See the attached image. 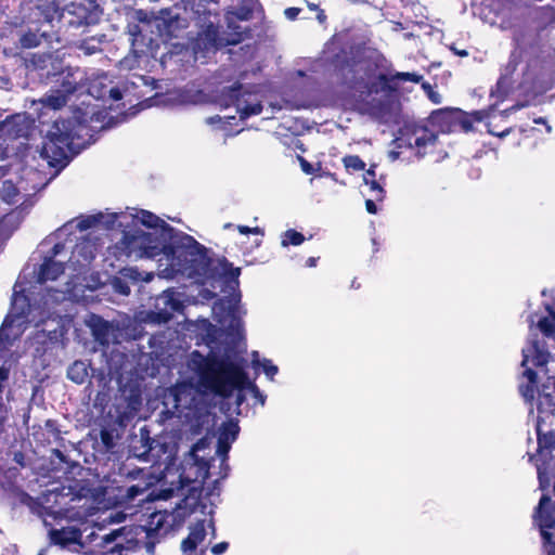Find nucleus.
I'll list each match as a JSON object with an SVG mask.
<instances>
[{
    "instance_id": "f257e3e1",
    "label": "nucleus",
    "mask_w": 555,
    "mask_h": 555,
    "mask_svg": "<svg viewBox=\"0 0 555 555\" xmlns=\"http://www.w3.org/2000/svg\"><path fill=\"white\" fill-rule=\"evenodd\" d=\"M331 63L344 92L365 109H373L380 104L374 95L396 96L404 82L420 83L424 78L417 73L397 72L392 63L378 51L366 56L359 65L343 49L332 57Z\"/></svg>"
},
{
    "instance_id": "f03ea898",
    "label": "nucleus",
    "mask_w": 555,
    "mask_h": 555,
    "mask_svg": "<svg viewBox=\"0 0 555 555\" xmlns=\"http://www.w3.org/2000/svg\"><path fill=\"white\" fill-rule=\"evenodd\" d=\"M189 365L197 376L198 387L206 393L229 399L235 390H248L261 405L266 403L267 397L249 380L242 363L229 356H218L212 351L204 356L194 350Z\"/></svg>"
},
{
    "instance_id": "7ed1b4c3",
    "label": "nucleus",
    "mask_w": 555,
    "mask_h": 555,
    "mask_svg": "<svg viewBox=\"0 0 555 555\" xmlns=\"http://www.w3.org/2000/svg\"><path fill=\"white\" fill-rule=\"evenodd\" d=\"M163 223V232L168 240L164 255L167 262L164 271L167 276L183 275L209 279L218 273L217 270L211 269L214 259L208 256V250L204 245L193 236L177 231L167 222Z\"/></svg>"
},
{
    "instance_id": "20e7f679",
    "label": "nucleus",
    "mask_w": 555,
    "mask_h": 555,
    "mask_svg": "<svg viewBox=\"0 0 555 555\" xmlns=\"http://www.w3.org/2000/svg\"><path fill=\"white\" fill-rule=\"evenodd\" d=\"M87 129L85 120L77 117L57 118L53 121L40 149V157L50 167H64L70 154L80 147L81 132Z\"/></svg>"
},
{
    "instance_id": "39448f33",
    "label": "nucleus",
    "mask_w": 555,
    "mask_h": 555,
    "mask_svg": "<svg viewBox=\"0 0 555 555\" xmlns=\"http://www.w3.org/2000/svg\"><path fill=\"white\" fill-rule=\"evenodd\" d=\"M178 23L179 18L177 16L169 18L153 16L147 18L144 14V17H140L139 24L128 26L132 48L144 53L145 48H151L153 44L157 46L159 41L169 42L177 37Z\"/></svg>"
},
{
    "instance_id": "423d86ee",
    "label": "nucleus",
    "mask_w": 555,
    "mask_h": 555,
    "mask_svg": "<svg viewBox=\"0 0 555 555\" xmlns=\"http://www.w3.org/2000/svg\"><path fill=\"white\" fill-rule=\"evenodd\" d=\"M532 524L541 535L542 555H555V501L547 494H543L534 507Z\"/></svg>"
},
{
    "instance_id": "0eeeda50",
    "label": "nucleus",
    "mask_w": 555,
    "mask_h": 555,
    "mask_svg": "<svg viewBox=\"0 0 555 555\" xmlns=\"http://www.w3.org/2000/svg\"><path fill=\"white\" fill-rule=\"evenodd\" d=\"M221 96L227 106L236 107V111L243 120L250 116L259 115L263 109L258 94L245 89L240 82L225 87L221 92Z\"/></svg>"
},
{
    "instance_id": "6e6552de",
    "label": "nucleus",
    "mask_w": 555,
    "mask_h": 555,
    "mask_svg": "<svg viewBox=\"0 0 555 555\" xmlns=\"http://www.w3.org/2000/svg\"><path fill=\"white\" fill-rule=\"evenodd\" d=\"M73 501L74 495L70 492L65 493L63 490H53L46 493L40 512L44 526H52V522L48 520L49 517L55 521L68 518L73 509Z\"/></svg>"
},
{
    "instance_id": "1a4fd4ad",
    "label": "nucleus",
    "mask_w": 555,
    "mask_h": 555,
    "mask_svg": "<svg viewBox=\"0 0 555 555\" xmlns=\"http://www.w3.org/2000/svg\"><path fill=\"white\" fill-rule=\"evenodd\" d=\"M18 468H4L2 465H0V491L8 496L18 499L23 504H28L33 498L22 489V486L18 482Z\"/></svg>"
},
{
    "instance_id": "9d476101",
    "label": "nucleus",
    "mask_w": 555,
    "mask_h": 555,
    "mask_svg": "<svg viewBox=\"0 0 555 555\" xmlns=\"http://www.w3.org/2000/svg\"><path fill=\"white\" fill-rule=\"evenodd\" d=\"M163 224H160V231L155 232H145L143 231V245L141 247V254H139V258H150L153 259L159 255H165L167 248V236L164 235Z\"/></svg>"
},
{
    "instance_id": "9b49d317",
    "label": "nucleus",
    "mask_w": 555,
    "mask_h": 555,
    "mask_svg": "<svg viewBox=\"0 0 555 555\" xmlns=\"http://www.w3.org/2000/svg\"><path fill=\"white\" fill-rule=\"evenodd\" d=\"M49 527L48 535L50 544L57 545L62 548L68 547L72 544H80L82 532L79 528L75 526L63 527L61 529H55L52 526Z\"/></svg>"
},
{
    "instance_id": "f8f14e48",
    "label": "nucleus",
    "mask_w": 555,
    "mask_h": 555,
    "mask_svg": "<svg viewBox=\"0 0 555 555\" xmlns=\"http://www.w3.org/2000/svg\"><path fill=\"white\" fill-rule=\"evenodd\" d=\"M457 108L443 107L435 109L428 117V122L442 133L455 132Z\"/></svg>"
},
{
    "instance_id": "ddd939ff",
    "label": "nucleus",
    "mask_w": 555,
    "mask_h": 555,
    "mask_svg": "<svg viewBox=\"0 0 555 555\" xmlns=\"http://www.w3.org/2000/svg\"><path fill=\"white\" fill-rule=\"evenodd\" d=\"M437 139L438 137L433 130H429L426 127H417L414 128L411 137L406 140L409 146H414L416 149V155L418 157H423L427 154L428 147L435 146Z\"/></svg>"
},
{
    "instance_id": "4468645a",
    "label": "nucleus",
    "mask_w": 555,
    "mask_h": 555,
    "mask_svg": "<svg viewBox=\"0 0 555 555\" xmlns=\"http://www.w3.org/2000/svg\"><path fill=\"white\" fill-rule=\"evenodd\" d=\"M144 240L143 230L141 229L125 231L117 247L120 249L121 254L128 258L133 257L134 259H140L139 254H141Z\"/></svg>"
},
{
    "instance_id": "2eb2a0df",
    "label": "nucleus",
    "mask_w": 555,
    "mask_h": 555,
    "mask_svg": "<svg viewBox=\"0 0 555 555\" xmlns=\"http://www.w3.org/2000/svg\"><path fill=\"white\" fill-rule=\"evenodd\" d=\"M521 353V366H527L530 359L534 366H545L548 363L551 356L544 344L538 339L530 340L528 347L524 348Z\"/></svg>"
},
{
    "instance_id": "dca6fc26",
    "label": "nucleus",
    "mask_w": 555,
    "mask_h": 555,
    "mask_svg": "<svg viewBox=\"0 0 555 555\" xmlns=\"http://www.w3.org/2000/svg\"><path fill=\"white\" fill-rule=\"evenodd\" d=\"M205 519L197 520L190 527V532L181 542V551L184 555H194L197 546L204 542L206 538Z\"/></svg>"
},
{
    "instance_id": "f3484780",
    "label": "nucleus",
    "mask_w": 555,
    "mask_h": 555,
    "mask_svg": "<svg viewBox=\"0 0 555 555\" xmlns=\"http://www.w3.org/2000/svg\"><path fill=\"white\" fill-rule=\"evenodd\" d=\"M64 271V262L55 261L51 257H46L37 273V281L41 284L48 281H56Z\"/></svg>"
},
{
    "instance_id": "a211bd4d",
    "label": "nucleus",
    "mask_w": 555,
    "mask_h": 555,
    "mask_svg": "<svg viewBox=\"0 0 555 555\" xmlns=\"http://www.w3.org/2000/svg\"><path fill=\"white\" fill-rule=\"evenodd\" d=\"M211 269L217 270L218 273H216L214 278H209L208 280L222 278L228 283H235L236 285L238 284L241 269L233 267V264L229 262L225 258L214 260Z\"/></svg>"
},
{
    "instance_id": "6ab92c4d",
    "label": "nucleus",
    "mask_w": 555,
    "mask_h": 555,
    "mask_svg": "<svg viewBox=\"0 0 555 555\" xmlns=\"http://www.w3.org/2000/svg\"><path fill=\"white\" fill-rule=\"evenodd\" d=\"M107 41L105 34H96L82 38L77 43V49L82 51L85 55H93L102 52V46Z\"/></svg>"
},
{
    "instance_id": "aec40b11",
    "label": "nucleus",
    "mask_w": 555,
    "mask_h": 555,
    "mask_svg": "<svg viewBox=\"0 0 555 555\" xmlns=\"http://www.w3.org/2000/svg\"><path fill=\"white\" fill-rule=\"evenodd\" d=\"M198 507L204 513L206 504L202 503L198 498L185 496L176 509V517L179 519L190 517L193 513L197 512Z\"/></svg>"
},
{
    "instance_id": "412c9836",
    "label": "nucleus",
    "mask_w": 555,
    "mask_h": 555,
    "mask_svg": "<svg viewBox=\"0 0 555 555\" xmlns=\"http://www.w3.org/2000/svg\"><path fill=\"white\" fill-rule=\"evenodd\" d=\"M459 115H456L455 131L459 129L464 132H469L474 129V121H481L483 116L480 111H475L472 114H467L464 111L457 108Z\"/></svg>"
},
{
    "instance_id": "4be33fe9",
    "label": "nucleus",
    "mask_w": 555,
    "mask_h": 555,
    "mask_svg": "<svg viewBox=\"0 0 555 555\" xmlns=\"http://www.w3.org/2000/svg\"><path fill=\"white\" fill-rule=\"evenodd\" d=\"M547 386L542 385L538 396V412L540 414H555V396L546 391Z\"/></svg>"
},
{
    "instance_id": "5701e85b",
    "label": "nucleus",
    "mask_w": 555,
    "mask_h": 555,
    "mask_svg": "<svg viewBox=\"0 0 555 555\" xmlns=\"http://www.w3.org/2000/svg\"><path fill=\"white\" fill-rule=\"evenodd\" d=\"M11 311L12 315L17 320L27 318L30 312V304L28 297L25 294L15 293L12 299Z\"/></svg>"
},
{
    "instance_id": "b1692460",
    "label": "nucleus",
    "mask_w": 555,
    "mask_h": 555,
    "mask_svg": "<svg viewBox=\"0 0 555 555\" xmlns=\"http://www.w3.org/2000/svg\"><path fill=\"white\" fill-rule=\"evenodd\" d=\"M88 376V366L81 360H76L67 369V378L78 385L83 384Z\"/></svg>"
},
{
    "instance_id": "393cba45",
    "label": "nucleus",
    "mask_w": 555,
    "mask_h": 555,
    "mask_svg": "<svg viewBox=\"0 0 555 555\" xmlns=\"http://www.w3.org/2000/svg\"><path fill=\"white\" fill-rule=\"evenodd\" d=\"M217 39V33L212 29H207L198 35L194 43V49L205 51L216 50L218 48Z\"/></svg>"
},
{
    "instance_id": "a878e982",
    "label": "nucleus",
    "mask_w": 555,
    "mask_h": 555,
    "mask_svg": "<svg viewBox=\"0 0 555 555\" xmlns=\"http://www.w3.org/2000/svg\"><path fill=\"white\" fill-rule=\"evenodd\" d=\"M521 62H522V49L515 48L509 54L508 61H507L506 65L504 66V73L502 74L499 82H501V80H503L507 77H511L517 70V67L519 66V64Z\"/></svg>"
},
{
    "instance_id": "bb28decb",
    "label": "nucleus",
    "mask_w": 555,
    "mask_h": 555,
    "mask_svg": "<svg viewBox=\"0 0 555 555\" xmlns=\"http://www.w3.org/2000/svg\"><path fill=\"white\" fill-rule=\"evenodd\" d=\"M111 325L107 321L98 318V321L92 325V334L96 341L100 344H108Z\"/></svg>"
},
{
    "instance_id": "cd10ccee",
    "label": "nucleus",
    "mask_w": 555,
    "mask_h": 555,
    "mask_svg": "<svg viewBox=\"0 0 555 555\" xmlns=\"http://www.w3.org/2000/svg\"><path fill=\"white\" fill-rule=\"evenodd\" d=\"M10 370L5 367L4 365L0 366V434L4 429V421L7 418V408L2 400V395L4 391V384L9 379Z\"/></svg>"
},
{
    "instance_id": "c85d7f7f",
    "label": "nucleus",
    "mask_w": 555,
    "mask_h": 555,
    "mask_svg": "<svg viewBox=\"0 0 555 555\" xmlns=\"http://www.w3.org/2000/svg\"><path fill=\"white\" fill-rule=\"evenodd\" d=\"M537 436H538V450H548L555 451V431L551 430L547 433H542L540 428V423L537 425Z\"/></svg>"
},
{
    "instance_id": "c756f323",
    "label": "nucleus",
    "mask_w": 555,
    "mask_h": 555,
    "mask_svg": "<svg viewBox=\"0 0 555 555\" xmlns=\"http://www.w3.org/2000/svg\"><path fill=\"white\" fill-rule=\"evenodd\" d=\"M115 431L116 430L114 428L108 427H102L100 429L99 438L104 452H111L115 448Z\"/></svg>"
},
{
    "instance_id": "7c9ffc66",
    "label": "nucleus",
    "mask_w": 555,
    "mask_h": 555,
    "mask_svg": "<svg viewBox=\"0 0 555 555\" xmlns=\"http://www.w3.org/2000/svg\"><path fill=\"white\" fill-rule=\"evenodd\" d=\"M257 0H243V2L236 8L234 15L240 21H249L254 14V7Z\"/></svg>"
},
{
    "instance_id": "2f4dec72",
    "label": "nucleus",
    "mask_w": 555,
    "mask_h": 555,
    "mask_svg": "<svg viewBox=\"0 0 555 555\" xmlns=\"http://www.w3.org/2000/svg\"><path fill=\"white\" fill-rule=\"evenodd\" d=\"M67 100L66 94L59 90L55 93L47 95L42 103L52 109H60L66 105Z\"/></svg>"
},
{
    "instance_id": "473e14b6",
    "label": "nucleus",
    "mask_w": 555,
    "mask_h": 555,
    "mask_svg": "<svg viewBox=\"0 0 555 555\" xmlns=\"http://www.w3.org/2000/svg\"><path fill=\"white\" fill-rule=\"evenodd\" d=\"M140 222L147 228L155 229V231H160V224L165 221L151 211L141 210Z\"/></svg>"
},
{
    "instance_id": "72a5a7b5",
    "label": "nucleus",
    "mask_w": 555,
    "mask_h": 555,
    "mask_svg": "<svg viewBox=\"0 0 555 555\" xmlns=\"http://www.w3.org/2000/svg\"><path fill=\"white\" fill-rule=\"evenodd\" d=\"M304 242H305V236L302 233H300L294 229H289L283 233L281 244H282V246H288V245L298 246V245L302 244Z\"/></svg>"
},
{
    "instance_id": "f704fd0d",
    "label": "nucleus",
    "mask_w": 555,
    "mask_h": 555,
    "mask_svg": "<svg viewBox=\"0 0 555 555\" xmlns=\"http://www.w3.org/2000/svg\"><path fill=\"white\" fill-rule=\"evenodd\" d=\"M343 164L347 171H363L365 170V163L358 155H346L343 158Z\"/></svg>"
},
{
    "instance_id": "c9c22d12",
    "label": "nucleus",
    "mask_w": 555,
    "mask_h": 555,
    "mask_svg": "<svg viewBox=\"0 0 555 555\" xmlns=\"http://www.w3.org/2000/svg\"><path fill=\"white\" fill-rule=\"evenodd\" d=\"M238 433H240V427L236 423L227 422L221 426L219 437L224 438L229 442H232L237 438Z\"/></svg>"
},
{
    "instance_id": "e433bc0d",
    "label": "nucleus",
    "mask_w": 555,
    "mask_h": 555,
    "mask_svg": "<svg viewBox=\"0 0 555 555\" xmlns=\"http://www.w3.org/2000/svg\"><path fill=\"white\" fill-rule=\"evenodd\" d=\"M102 219H104V215L101 212L98 215L87 216L78 221L77 229L79 231L89 230V229L102 223Z\"/></svg>"
},
{
    "instance_id": "4c0bfd02",
    "label": "nucleus",
    "mask_w": 555,
    "mask_h": 555,
    "mask_svg": "<svg viewBox=\"0 0 555 555\" xmlns=\"http://www.w3.org/2000/svg\"><path fill=\"white\" fill-rule=\"evenodd\" d=\"M140 441L142 443V447L144 448V451L142 454H147L153 450V444L155 443V439L150 437V431L146 427H142L140 429Z\"/></svg>"
},
{
    "instance_id": "58836bf2",
    "label": "nucleus",
    "mask_w": 555,
    "mask_h": 555,
    "mask_svg": "<svg viewBox=\"0 0 555 555\" xmlns=\"http://www.w3.org/2000/svg\"><path fill=\"white\" fill-rule=\"evenodd\" d=\"M364 182L365 184H369L371 191L375 193V201L382 202L385 198L386 192L376 179H369L367 177H364Z\"/></svg>"
},
{
    "instance_id": "ea45409f",
    "label": "nucleus",
    "mask_w": 555,
    "mask_h": 555,
    "mask_svg": "<svg viewBox=\"0 0 555 555\" xmlns=\"http://www.w3.org/2000/svg\"><path fill=\"white\" fill-rule=\"evenodd\" d=\"M538 327L547 337L555 334V322L548 317H543L538 322Z\"/></svg>"
},
{
    "instance_id": "a19ab883",
    "label": "nucleus",
    "mask_w": 555,
    "mask_h": 555,
    "mask_svg": "<svg viewBox=\"0 0 555 555\" xmlns=\"http://www.w3.org/2000/svg\"><path fill=\"white\" fill-rule=\"evenodd\" d=\"M40 38L34 33H26L21 37V44L23 48H35L40 44Z\"/></svg>"
},
{
    "instance_id": "79ce46f5",
    "label": "nucleus",
    "mask_w": 555,
    "mask_h": 555,
    "mask_svg": "<svg viewBox=\"0 0 555 555\" xmlns=\"http://www.w3.org/2000/svg\"><path fill=\"white\" fill-rule=\"evenodd\" d=\"M61 91L68 98V95L78 91V82L75 80H70L69 76H67L63 79L61 83Z\"/></svg>"
},
{
    "instance_id": "37998d69",
    "label": "nucleus",
    "mask_w": 555,
    "mask_h": 555,
    "mask_svg": "<svg viewBox=\"0 0 555 555\" xmlns=\"http://www.w3.org/2000/svg\"><path fill=\"white\" fill-rule=\"evenodd\" d=\"M535 390H537V384L527 383L526 385L519 386L520 393L528 401L533 400Z\"/></svg>"
},
{
    "instance_id": "c03bdc74",
    "label": "nucleus",
    "mask_w": 555,
    "mask_h": 555,
    "mask_svg": "<svg viewBox=\"0 0 555 555\" xmlns=\"http://www.w3.org/2000/svg\"><path fill=\"white\" fill-rule=\"evenodd\" d=\"M262 369L264 374L270 378L273 379V377L278 374L279 367L274 365L271 360L264 359L262 362Z\"/></svg>"
},
{
    "instance_id": "a18cd8bd",
    "label": "nucleus",
    "mask_w": 555,
    "mask_h": 555,
    "mask_svg": "<svg viewBox=\"0 0 555 555\" xmlns=\"http://www.w3.org/2000/svg\"><path fill=\"white\" fill-rule=\"evenodd\" d=\"M145 488L139 485H132L127 488L125 496L128 500H134L139 494H142Z\"/></svg>"
},
{
    "instance_id": "49530a36",
    "label": "nucleus",
    "mask_w": 555,
    "mask_h": 555,
    "mask_svg": "<svg viewBox=\"0 0 555 555\" xmlns=\"http://www.w3.org/2000/svg\"><path fill=\"white\" fill-rule=\"evenodd\" d=\"M230 443L228 440H225L224 438H221L219 437L218 439V449H217V452L223 456V460L227 459L228 456V452L230 451Z\"/></svg>"
},
{
    "instance_id": "de8ad7c7",
    "label": "nucleus",
    "mask_w": 555,
    "mask_h": 555,
    "mask_svg": "<svg viewBox=\"0 0 555 555\" xmlns=\"http://www.w3.org/2000/svg\"><path fill=\"white\" fill-rule=\"evenodd\" d=\"M237 231L241 234L248 235V234H263L262 229L259 227L250 228L248 225H237Z\"/></svg>"
},
{
    "instance_id": "09e8293b",
    "label": "nucleus",
    "mask_w": 555,
    "mask_h": 555,
    "mask_svg": "<svg viewBox=\"0 0 555 555\" xmlns=\"http://www.w3.org/2000/svg\"><path fill=\"white\" fill-rule=\"evenodd\" d=\"M297 159L300 164L301 170L306 175H312L314 172L313 166L305 157H302L301 155H297Z\"/></svg>"
},
{
    "instance_id": "8fccbe9b",
    "label": "nucleus",
    "mask_w": 555,
    "mask_h": 555,
    "mask_svg": "<svg viewBox=\"0 0 555 555\" xmlns=\"http://www.w3.org/2000/svg\"><path fill=\"white\" fill-rule=\"evenodd\" d=\"M229 548V543L225 541L215 544L210 551L214 555H221Z\"/></svg>"
},
{
    "instance_id": "3c124183",
    "label": "nucleus",
    "mask_w": 555,
    "mask_h": 555,
    "mask_svg": "<svg viewBox=\"0 0 555 555\" xmlns=\"http://www.w3.org/2000/svg\"><path fill=\"white\" fill-rule=\"evenodd\" d=\"M525 367L526 370L522 372V376L528 379V383L538 384V373L533 369Z\"/></svg>"
},
{
    "instance_id": "603ef678",
    "label": "nucleus",
    "mask_w": 555,
    "mask_h": 555,
    "mask_svg": "<svg viewBox=\"0 0 555 555\" xmlns=\"http://www.w3.org/2000/svg\"><path fill=\"white\" fill-rule=\"evenodd\" d=\"M117 218L118 214H111L106 218L104 217L105 221L102 220V223L105 225L106 229L112 230L115 227Z\"/></svg>"
},
{
    "instance_id": "864d4df0",
    "label": "nucleus",
    "mask_w": 555,
    "mask_h": 555,
    "mask_svg": "<svg viewBox=\"0 0 555 555\" xmlns=\"http://www.w3.org/2000/svg\"><path fill=\"white\" fill-rule=\"evenodd\" d=\"M300 9L299 8H287L285 11H284V14L285 16L291 20V21H294L297 18L298 14L300 13Z\"/></svg>"
},
{
    "instance_id": "5fc2aeb1",
    "label": "nucleus",
    "mask_w": 555,
    "mask_h": 555,
    "mask_svg": "<svg viewBox=\"0 0 555 555\" xmlns=\"http://www.w3.org/2000/svg\"><path fill=\"white\" fill-rule=\"evenodd\" d=\"M46 427L48 428V430L54 436V437H59L61 431L60 429L57 428L56 424L54 421L52 420H48L46 422Z\"/></svg>"
},
{
    "instance_id": "6e6d98bb",
    "label": "nucleus",
    "mask_w": 555,
    "mask_h": 555,
    "mask_svg": "<svg viewBox=\"0 0 555 555\" xmlns=\"http://www.w3.org/2000/svg\"><path fill=\"white\" fill-rule=\"evenodd\" d=\"M13 461L21 467L26 466V456L22 451L14 452Z\"/></svg>"
},
{
    "instance_id": "4d7b16f0",
    "label": "nucleus",
    "mask_w": 555,
    "mask_h": 555,
    "mask_svg": "<svg viewBox=\"0 0 555 555\" xmlns=\"http://www.w3.org/2000/svg\"><path fill=\"white\" fill-rule=\"evenodd\" d=\"M116 289L121 295H129V293H130V287L126 283L121 282L120 280H118L116 283Z\"/></svg>"
},
{
    "instance_id": "13d9d810",
    "label": "nucleus",
    "mask_w": 555,
    "mask_h": 555,
    "mask_svg": "<svg viewBox=\"0 0 555 555\" xmlns=\"http://www.w3.org/2000/svg\"><path fill=\"white\" fill-rule=\"evenodd\" d=\"M109 98L114 101H119L122 99V91L119 88L114 87L109 90Z\"/></svg>"
},
{
    "instance_id": "bf43d9fd",
    "label": "nucleus",
    "mask_w": 555,
    "mask_h": 555,
    "mask_svg": "<svg viewBox=\"0 0 555 555\" xmlns=\"http://www.w3.org/2000/svg\"><path fill=\"white\" fill-rule=\"evenodd\" d=\"M538 474H539L540 488L542 490L547 489L550 486V481L546 478L545 474L543 472H541L540 469H539Z\"/></svg>"
},
{
    "instance_id": "052dcab7",
    "label": "nucleus",
    "mask_w": 555,
    "mask_h": 555,
    "mask_svg": "<svg viewBox=\"0 0 555 555\" xmlns=\"http://www.w3.org/2000/svg\"><path fill=\"white\" fill-rule=\"evenodd\" d=\"M365 208L369 214L375 215L377 212V206L373 199L365 201Z\"/></svg>"
},
{
    "instance_id": "680f3d73",
    "label": "nucleus",
    "mask_w": 555,
    "mask_h": 555,
    "mask_svg": "<svg viewBox=\"0 0 555 555\" xmlns=\"http://www.w3.org/2000/svg\"><path fill=\"white\" fill-rule=\"evenodd\" d=\"M63 249H64V244H62V243L54 244V246L51 248L49 257L54 259V257H56Z\"/></svg>"
},
{
    "instance_id": "e2e57ef3",
    "label": "nucleus",
    "mask_w": 555,
    "mask_h": 555,
    "mask_svg": "<svg viewBox=\"0 0 555 555\" xmlns=\"http://www.w3.org/2000/svg\"><path fill=\"white\" fill-rule=\"evenodd\" d=\"M428 98L434 104H439L441 101V95L433 89L428 92Z\"/></svg>"
},
{
    "instance_id": "0e129e2a",
    "label": "nucleus",
    "mask_w": 555,
    "mask_h": 555,
    "mask_svg": "<svg viewBox=\"0 0 555 555\" xmlns=\"http://www.w3.org/2000/svg\"><path fill=\"white\" fill-rule=\"evenodd\" d=\"M236 391H237V393L235 397V404L237 406H241L245 402L246 397H245L244 390H236Z\"/></svg>"
},
{
    "instance_id": "69168bd1",
    "label": "nucleus",
    "mask_w": 555,
    "mask_h": 555,
    "mask_svg": "<svg viewBox=\"0 0 555 555\" xmlns=\"http://www.w3.org/2000/svg\"><path fill=\"white\" fill-rule=\"evenodd\" d=\"M52 454H53L56 459H59L61 462H63V463H66V462H67V461H66V456H65V454H64L61 450H59V449H53V450H52Z\"/></svg>"
},
{
    "instance_id": "338daca9",
    "label": "nucleus",
    "mask_w": 555,
    "mask_h": 555,
    "mask_svg": "<svg viewBox=\"0 0 555 555\" xmlns=\"http://www.w3.org/2000/svg\"><path fill=\"white\" fill-rule=\"evenodd\" d=\"M235 35H236V38L229 41V43H231V44L240 43L247 37V35L245 33H235Z\"/></svg>"
},
{
    "instance_id": "774afa93",
    "label": "nucleus",
    "mask_w": 555,
    "mask_h": 555,
    "mask_svg": "<svg viewBox=\"0 0 555 555\" xmlns=\"http://www.w3.org/2000/svg\"><path fill=\"white\" fill-rule=\"evenodd\" d=\"M375 165H371L370 168L365 171L364 177L369 179H375Z\"/></svg>"
}]
</instances>
